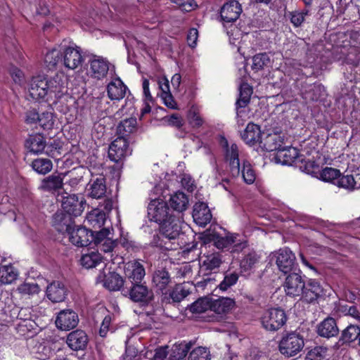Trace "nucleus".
Returning a JSON list of instances; mask_svg holds the SVG:
<instances>
[{
    "label": "nucleus",
    "instance_id": "12",
    "mask_svg": "<svg viewBox=\"0 0 360 360\" xmlns=\"http://www.w3.org/2000/svg\"><path fill=\"white\" fill-rule=\"evenodd\" d=\"M129 153L128 143L124 137H117L108 149V157L115 162L122 161Z\"/></svg>",
    "mask_w": 360,
    "mask_h": 360
},
{
    "label": "nucleus",
    "instance_id": "19",
    "mask_svg": "<svg viewBox=\"0 0 360 360\" xmlns=\"http://www.w3.org/2000/svg\"><path fill=\"white\" fill-rule=\"evenodd\" d=\"M323 295V288L320 283L315 280H309L307 284H304V289L301 294V299L307 303H311Z\"/></svg>",
    "mask_w": 360,
    "mask_h": 360
},
{
    "label": "nucleus",
    "instance_id": "32",
    "mask_svg": "<svg viewBox=\"0 0 360 360\" xmlns=\"http://www.w3.org/2000/svg\"><path fill=\"white\" fill-rule=\"evenodd\" d=\"M252 94V89L248 83H243L240 86L239 98L236 101L237 116L240 117L244 108L250 103Z\"/></svg>",
    "mask_w": 360,
    "mask_h": 360
},
{
    "label": "nucleus",
    "instance_id": "35",
    "mask_svg": "<svg viewBox=\"0 0 360 360\" xmlns=\"http://www.w3.org/2000/svg\"><path fill=\"white\" fill-rule=\"evenodd\" d=\"M25 147L32 153H41L46 147L45 139L39 134L30 135L25 141Z\"/></svg>",
    "mask_w": 360,
    "mask_h": 360
},
{
    "label": "nucleus",
    "instance_id": "48",
    "mask_svg": "<svg viewBox=\"0 0 360 360\" xmlns=\"http://www.w3.org/2000/svg\"><path fill=\"white\" fill-rule=\"evenodd\" d=\"M211 354L208 348L198 347L193 349L188 356V360H210Z\"/></svg>",
    "mask_w": 360,
    "mask_h": 360
},
{
    "label": "nucleus",
    "instance_id": "40",
    "mask_svg": "<svg viewBox=\"0 0 360 360\" xmlns=\"http://www.w3.org/2000/svg\"><path fill=\"white\" fill-rule=\"evenodd\" d=\"M153 282L160 290L162 291L171 283V277L165 269H158L153 274Z\"/></svg>",
    "mask_w": 360,
    "mask_h": 360
},
{
    "label": "nucleus",
    "instance_id": "17",
    "mask_svg": "<svg viewBox=\"0 0 360 360\" xmlns=\"http://www.w3.org/2000/svg\"><path fill=\"white\" fill-rule=\"evenodd\" d=\"M274 158L276 162L282 165H290L293 163L302 161L299 150L294 147H281V149L276 152Z\"/></svg>",
    "mask_w": 360,
    "mask_h": 360
},
{
    "label": "nucleus",
    "instance_id": "59",
    "mask_svg": "<svg viewBox=\"0 0 360 360\" xmlns=\"http://www.w3.org/2000/svg\"><path fill=\"white\" fill-rule=\"evenodd\" d=\"M238 280V274L233 272L226 274L224 280L219 285V288L221 290H226L229 288L236 283Z\"/></svg>",
    "mask_w": 360,
    "mask_h": 360
},
{
    "label": "nucleus",
    "instance_id": "43",
    "mask_svg": "<svg viewBox=\"0 0 360 360\" xmlns=\"http://www.w3.org/2000/svg\"><path fill=\"white\" fill-rule=\"evenodd\" d=\"M101 256L98 252L92 251L82 255L80 259L81 264L86 268L91 269L96 266L101 262Z\"/></svg>",
    "mask_w": 360,
    "mask_h": 360
},
{
    "label": "nucleus",
    "instance_id": "41",
    "mask_svg": "<svg viewBox=\"0 0 360 360\" xmlns=\"http://www.w3.org/2000/svg\"><path fill=\"white\" fill-rule=\"evenodd\" d=\"M191 347V342H181L175 343L171 349L170 360H182L184 359Z\"/></svg>",
    "mask_w": 360,
    "mask_h": 360
},
{
    "label": "nucleus",
    "instance_id": "51",
    "mask_svg": "<svg viewBox=\"0 0 360 360\" xmlns=\"http://www.w3.org/2000/svg\"><path fill=\"white\" fill-rule=\"evenodd\" d=\"M211 310V301L208 298H200L190 306V311L192 313L201 314L207 309Z\"/></svg>",
    "mask_w": 360,
    "mask_h": 360
},
{
    "label": "nucleus",
    "instance_id": "34",
    "mask_svg": "<svg viewBox=\"0 0 360 360\" xmlns=\"http://www.w3.org/2000/svg\"><path fill=\"white\" fill-rule=\"evenodd\" d=\"M105 219V212L100 209H94L87 214L85 222L86 225L96 230L104 225Z\"/></svg>",
    "mask_w": 360,
    "mask_h": 360
},
{
    "label": "nucleus",
    "instance_id": "49",
    "mask_svg": "<svg viewBox=\"0 0 360 360\" xmlns=\"http://www.w3.org/2000/svg\"><path fill=\"white\" fill-rule=\"evenodd\" d=\"M221 264V257L219 253L214 252L205 256L202 262L203 266L209 270H213L218 267Z\"/></svg>",
    "mask_w": 360,
    "mask_h": 360
},
{
    "label": "nucleus",
    "instance_id": "42",
    "mask_svg": "<svg viewBox=\"0 0 360 360\" xmlns=\"http://www.w3.org/2000/svg\"><path fill=\"white\" fill-rule=\"evenodd\" d=\"M136 119L130 117L122 121L117 127V131L119 135L118 137H124L133 133L136 128Z\"/></svg>",
    "mask_w": 360,
    "mask_h": 360
},
{
    "label": "nucleus",
    "instance_id": "8",
    "mask_svg": "<svg viewBox=\"0 0 360 360\" xmlns=\"http://www.w3.org/2000/svg\"><path fill=\"white\" fill-rule=\"evenodd\" d=\"M148 216L151 221L161 224L170 216L167 203L161 199H154L148 206Z\"/></svg>",
    "mask_w": 360,
    "mask_h": 360
},
{
    "label": "nucleus",
    "instance_id": "30",
    "mask_svg": "<svg viewBox=\"0 0 360 360\" xmlns=\"http://www.w3.org/2000/svg\"><path fill=\"white\" fill-rule=\"evenodd\" d=\"M235 306V301L229 297H221L211 300V311L218 314L229 313Z\"/></svg>",
    "mask_w": 360,
    "mask_h": 360
},
{
    "label": "nucleus",
    "instance_id": "36",
    "mask_svg": "<svg viewBox=\"0 0 360 360\" xmlns=\"http://www.w3.org/2000/svg\"><path fill=\"white\" fill-rule=\"evenodd\" d=\"M188 196L181 191L174 193L169 198L170 207L178 212H184L188 208Z\"/></svg>",
    "mask_w": 360,
    "mask_h": 360
},
{
    "label": "nucleus",
    "instance_id": "53",
    "mask_svg": "<svg viewBox=\"0 0 360 360\" xmlns=\"http://www.w3.org/2000/svg\"><path fill=\"white\" fill-rule=\"evenodd\" d=\"M55 122L53 113L46 111L39 115V125L44 129H51L53 128Z\"/></svg>",
    "mask_w": 360,
    "mask_h": 360
},
{
    "label": "nucleus",
    "instance_id": "11",
    "mask_svg": "<svg viewBox=\"0 0 360 360\" xmlns=\"http://www.w3.org/2000/svg\"><path fill=\"white\" fill-rule=\"evenodd\" d=\"M276 264L284 274L290 272L295 266V254L288 248L280 249L275 255Z\"/></svg>",
    "mask_w": 360,
    "mask_h": 360
},
{
    "label": "nucleus",
    "instance_id": "57",
    "mask_svg": "<svg viewBox=\"0 0 360 360\" xmlns=\"http://www.w3.org/2000/svg\"><path fill=\"white\" fill-rule=\"evenodd\" d=\"M309 14V10L302 11H295L290 13V22L296 27H300L304 20L305 16Z\"/></svg>",
    "mask_w": 360,
    "mask_h": 360
},
{
    "label": "nucleus",
    "instance_id": "44",
    "mask_svg": "<svg viewBox=\"0 0 360 360\" xmlns=\"http://www.w3.org/2000/svg\"><path fill=\"white\" fill-rule=\"evenodd\" d=\"M18 271L11 265L0 266V281L3 283H11L17 278Z\"/></svg>",
    "mask_w": 360,
    "mask_h": 360
},
{
    "label": "nucleus",
    "instance_id": "18",
    "mask_svg": "<svg viewBox=\"0 0 360 360\" xmlns=\"http://www.w3.org/2000/svg\"><path fill=\"white\" fill-rule=\"evenodd\" d=\"M242 13V7L240 4L236 1L231 0L224 4L220 11V16L225 22H235Z\"/></svg>",
    "mask_w": 360,
    "mask_h": 360
},
{
    "label": "nucleus",
    "instance_id": "2",
    "mask_svg": "<svg viewBox=\"0 0 360 360\" xmlns=\"http://www.w3.org/2000/svg\"><path fill=\"white\" fill-rule=\"evenodd\" d=\"M304 346L303 337L295 332H292L282 337L279 342L278 349L283 356L292 357L300 353Z\"/></svg>",
    "mask_w": 360,
    "mask_h": 360
},
{
    "label": "nucleus",
    "instance_id": "20",
    "mask_svg": "<svg viewBox=\"0 0 360 360\" xmlns=\"http://www.w3.org/2000/svg\"><path fill=\"white\" fill-rule=\"evenodd\" d=\"M127 90V86L120 77L112 79L106 87L108 97L111 101H120L126 95Z\"/></svg>",
    "mask_w": 360,
    "mask_h": 360
},
{
    "label": "nucleus",
    "instance_id": "27",
    "mask_svg": "<svg viewBox=\"0 0 360 360\" xmlns=\"http://www.w3.org/2000/svg\"><path fill=\"white\" fill-rule=\"evenodd\" d=\"M236 236L227 235L225 237H219L214 241L215 246L219 249L231 248V252H239L245 246V243H236Z\"/></svg>",
    "mask_w": 360,
    "mask_h": 360
},
{
    "label": "nucleus",
    "instance_id": "29",
    "mask_svg": "<svg viewBox=\"0 0 360 360\" xmlns=\"http://www.w3.org/2000/svg\"><path fill=\"white\" fill-rule=\"evenodd\" d=\"M53 226L60 233H68L73 226L72 217L66 213L56 212L53 217Z\"/></svg>",
    "mask_w": 360,
    "mask_h": 360
},
{
    "label": "nucleus",
    "instance_id": "13",
    "mask_svg": "<svg viewBox=\"0 0 360 360\" xmlns=\"http://www.w3.org/2000/svg\"><path fill=\"white\" fill-rule=\"evenodd\" d=\"M89 63V72L92 78L101 80L107 76L110 65L108 60L101 56H93Z\"/></svg>",
    "mask_w": 360,
    "mask_h": 360
},
{
    "label": "nucleus",
    "instance_id": "3",
    "mask_svg": "<svg viewBox=\"0 0 360 360\" xmlns=\"http://www.w3.org/2000/svg\"><path fill=\"white\" fill-rule=\"evenodd\" d=\"M160 225V235L154 236L152 243L153 245L164 248L162 243L164 238L175 239L179 234L181 227L179 224V220L174 217L169 216L166 221H163Z\"/></svg>",
    "mask_w": 360,
    "mask_h": 360
},
{
    "label": "nucleus",
    "instance_id": "45",
    "mask_svg": "<svg viewBox=\"0 0 360 360\" xmlns=\"http://www.w3.org/2000/svg\"><path fill=\"white\" fill-rule=\"evenodd\" d=\"M32 167L37 173L46 174L52 169L53 163L48 158H37L32 162Z\"/></svg>",
    "mask_w": 360,
    "mask_h": 360
},
{
    "label": "nucleus",
    "instance_id": "16",
    "mask_svg": "<svg viewBox=\"0 0 360 360\" xmlns=\"http://www.w3.org/2000/svg\"><path fill=\"white\" fill-rule=\"evenodd\" d=\"M124 276L127 281L131 283L142 282L146 271L143 264L136 260L128 262L124 265Z\"/></svg>",
    "mask_w": 360,
    "mask_h": 360
},
{
    "label": "nucleus",
    "instance_id": "4",
    "mask_svg": "<svg viewBox=\"0 0 360 360\" xmlns=\"http://www.w3.org/2000/svg\"><path fill=\"white\" fill-rule=\"evenodd\" d=\"M122 293L135 302L148 303L153 297V293L146 285L145 283H134L128 286L127 281L125 287L122 289Z\"/></svg>",
    "mask_w": 360,
    "mask_h": 360
},
{
    "label": "nucleus",
    "instance_id": "60",
    "mask_svg": "<svg viewBox=\"0 0 360 360\" xmlns=\"http://www.w3.org/2000/svg\"><path fill=\"white\" fill-rule=\"evenodd\" d=\"M172 2L185 12H190L197 7V4L194 0H172Z\"/></svg>",
    "mask_w": 360,
    "mask_h": 360
},
{
    "label": "nucleus",
    "instance_id": "1",
    "mask_svg": "<svg viewBox=\"0 0 360 360\" xmlns=\"http://www.w3.org/2000/svg\"><path fill=\"white\" fill-rule=\"evenodd\" d=\"M65 84L66 79L62 74H56L52 77L39 75L32 77L28 93L34 100L55 103L66 92Z\"/></svg>",
    "mask_w": 360,
    "mask_h": 360
},
{
    "label": "nucleus",
    "instance_id": "56",
    "mask_svg": "<svg viewBox=\"0 0 360 360\" xmlns=\"http://www.w3.org/2000/svg\"><path fill=\"white\" fill-rule=\"evenodd\" d=\"M338 187L343 188L348 190H353L354 188L356 182L352 175L340 176L338 177L336 183Z\"/></svg>",
    "mask_w": 360,
    "mask_h": 360
},
{
    "label": "nucleus",
    "instance_id": "5",
    "mask_svg": "<svg viewBox=\"0 0 360 360\" xmlns=\"http://www.w3.org/2000/svg\"><path fill=\"white\" fill-rule=\"evenodd\" d=\"M62 60L63 65L69 70H75L83 63L81 49L79 46L67 45L66 42L62 43Z\"/></svg>",
    "mask_w": 360,
    "mask_h": 360
},
{
    "label": "nucleus",
    "instance_id": "25",
    "mask_svg": "<svg viewBox=\"0 0 360 360\" xmlns=\"http://www.w3.org/2000/svg\"><path fill=\"white\" fill-rule=\"evenodd\" d=\"M318 334L323 338H330L337 335L339 329L335 319L327 317L317 326Z\"/></svg>",
    "mask_w": 360,
    "mask_h": 360
},
{
    "label": "nucleus",
    "instance_id": "7",
    "mask_svg": "<svg viewBox=\"0 0 360 360\" xmlns=\"http://www.w3.org/2000/svg\"><path fill=\"white\" fill-rule=\"evenodd\" d=\"M221 143L225 148V160L229 162L231 176L233 177L238 176L240 173V168L237 145L231 143L229 146L228 141L224 138L221 140Z\"/></svg>",
    "mask_w": 360,
    "mask_h": 360
},
{
    "label": "nucleus",
    "instance_id": "55",
    "mask_svg": "<svg viewBox=\"0 0 360 360\" xmlns=\"http://www.w3.org/2000/svg\"><path fill=\"white\" fill-rule=\"evenodd\" d=\"M18 292L23 295H32L38 294L40 291L39 286L36 283H24L18 288Z\"/></svg>",
    "mask_w": 360,
    "mask_h": 360
},
{
    "label": "nucleus",
    "instance_id": "26",
    "mask_svg": "<svg viewBox=\"0 0 360 360\" xmlns=\"http://www.w3.org/2000/svg\"><path fill=\"white\" fill-rule=\"evenodd\" d=\"M242 139L248 145L253 146L256 143H261L262 133L259 126L249 123L244 131L241 134Z\"/></svg>",
    "mask_w": 360,
    "mask_h": 360
},
{
    "label": "nucleus",
    "instance_id": "50",
    "mask_svg": "<svg viewBox=\"0 0 360 360\" xmlns=\"http://www.w3.org/2000/svg\"><path fill=\"white\" fill-rule=\"evenodd\" d=\"M340 170L332 167H326L320 172V177L323 181L331 182L334 184L336 183L338 177H340Z\"/></svg>",
    "mask_w": 360,
    "mask_h": 360
},
{
    "label": "nucleus",
    "instance_id": "39",
    "mask_svg": "<svg viewBox=\"0 0 360 360\" xmlns=\"http://www.w3.org/2000/svg\"><path fill=\"white\" fill-rule=\"evenodd\" d=\"M103 285L109 290L116 291L124 288L122 277L115 272H109L105 276Z\"/></svg>",
    "mask_w": 360,
    "mask_h": 360
},
{
    "label": "nucleus",
    "instance_id": "31",
    "mask_svg": "<svg viewBox=\"0 0 360 360\" xmlns=\"http://www.w3.org/2000/svg\"><path fill=\"white\" fill-rule=\"evenodd\" d=\"M63 185L62 174H51L41 180L39 188L44 191L53 192L60 189Z\"/></svg>",
    "mask_w": 360,
    "mask_h": 360
},
{
    "label": "nucleus",
    "instance_id": "62",
    "mask_svg": "<svg viewBox=\"0 0 360 360\" xmlns=\"http://www.w3.org/2000/svg\"><path fill=\"white\" fill-rule=\"evenodd\" d=\"M10 74L15 84L20 86H22L25 84V75L22 70L16 67H13L10 70Z\"/></svg>",
    "mask_w": 360,
    "mask_h": 360
},
{
    "label": "nucleus",
    "instance_id": "28",
    "mask_svg": "<svg viewBox=\"0 0 360 360\" xmlns=\"http://www.w3.org/2000/svg\"><path fill=\"white\" fill-rule=\"evenodd\" d=\"M283 136L278 133L267 134L262 139L260 146L267 151H278L283 144Z\"/></svg>",
    "mask_w": 360,
    "mask_h": 360
},
{
    "label": "nucleus",
    "instance_id": "58",
    "mask_svg": "<svg viewBox=\"0 0 360 360\" xmlns=\"http://www.w3.org/2000/svg\"><path fill=\"white\" fill-rule=\"evenodd\" d=\"M92 232L94 236L93 238H91V242L94 241L96 245L110 238V230L108 228H103L99 231L92 230Z\"/></svg>",
    "mask_w": 360,
    "mask_h": 360
},
{
    "label": "nucleus",
    "instance_id": "61",
    "mask_svg": "<svg viewBox=\"0 0 360 360\" xmlns=\"http://www.w3.org/2000/svg\"><path fill=\"white\" fill-rule=\"evenodd\" d=\"M24 119L27 124H37L39 122V114L36 109L32 108L25 112Z\"/></svg>",
    "mask_w": 360,
    "mask_h": 360
},
{
    "label": "nucleus",
    "instance_id": "38",
    "mask_svg": "<svg viewBox=\"0 0 360 360\" xmlns=\"http://www.w3.org/2000/svg\"><path fill=\"white\" fill-rule=\"evenodd\" d=\"M62 44L49 50L45 55L44 62L49 69H53L62 60Z\"/></svg>",
    "mask_w": 360,
    "mask_h": 360
},
{
    "label": "nucleus",
    "instance_id": "14",
    "mask_svg": "<svg viewBox=\"0 0 360 360\" xmlns=\"http://www.w3.org/2000/svg\"><path fill=\"white\" fill-rule=\"evenodd\" d=\"M56 327L62 330H70L75 328L79 323L77 314L72 309L60 311L56 319Z\"/></svg>",
    "mask_w": 360,
    "mask_h": 360
},
{
    "label": "nucleus",
    "instance_id": "15",
    "mask_svg": "<svg viewBox=\"0 0 360 360\" xmlns=\"http://www.w3.org/2000/svg\"><path fill=\"white\" fill-rule=\"evenodd\" d=\"M304 284L305 282L299 274L292 273L286 277L283 287L288 295L297 297L302 294Z\"/></svg>",
    "mask_w": 360,
    "mask_h": 360
},
{
    "label": "nucleus",
    "instance_id": "63",
    "mask_svg": "<svg viewBox=\"0 0 360 360\" xmlns=\"http://www.w3.org/2000/svg\"><path fill=\"white\" fill-rule=\"evenodd\" d=\"M37 353L38 358L40 359H46L50 357L52 354V350L49 345L45 344H39L37 347Z\"/></svg>",
    "mask_w": 360,
    "mask_h": 360
},
{
    "label": "nucleus",
    "instance_id": "10",
    "mask_svg": "<svg viewBox=\"0 0 360 360\" xmlns=\"http://www.w3.org/2000/svg\"><path fill=\"white\" fill-rule=\"evenodd\" d=\"M70 241L78 247H85L90 244L91 238H93L94 233L92 230H89L83 226H77L74 225L68 233Z\"/></svg>",
    "mask_w": 360,
    "mask_h": 360
},
{
    "label": "nucleus",
    "instance_id": "64",
    "mask_svg": "<svg viewBox=\"0 0 360 360\" xmlns=\"http://www.w3.org/2000/svg\"><path fill=\"white\" fill-rule=\"evenodd\" d=\"M326 352V348L322 347H316L309 352L307 356L311 360H320L323 357Z\"/></svg>",
    "mask_w": 360,
    "mask_h": 360
},
{
    "label": "nucleus",
    "instance_id": "47",
    "mask_svg": "<svg viewBox=\"0 0 360 360\" xmlns=\"http://www.w3.org/2000/svg\"><path fill=\"white\" fill-rule=\"evenodd\" d=\"M187 119L189 124L193 128L201 127L204 122L199 109L196 106H191L187 115Z\"/></svg>",
    "mask_w": 360,
    "mask_h": 360
},
{
    "label": "nucleus",
    "instance_id": "22",
    "mask_svg": "<svg viewBox=\"0 0 360 360\" xmlns=\"http://www.w3.org/2000/svg\"><path fill=\"white\" fill-rule=\"evenodd\" d=\"M46 297L52 302H61L67 296V289L60 281H53L46 287Z\"/></svg>",
    "mask_w": 360,
    "mask_h": 360
},
{
    "label": "nucleus",
    "instance_id": "52",
    "mask_svg": "<svg viewBox=\"0 0 360 360\" xmlns=\"http://www.w3.org/2000/svg\"><path fill=\"white\" fill-rule=\"evenodd\" d=\"M243 181L248 184H252L255 182L256 179L255 172L248 161H244L243 163V168L241 170Z\"/></svg>",
    "mask_w": 360,
    "mask_h": 360
},
{
    "label": "nucleus",
    "instance_id": "21",
    "mask_svg": "<svg viewBox=\"0 0 360 360\" xmlns=\"http://www.w3.org/2000/svg\"><path fill=\"white\" fill-rule=\"evenodd\" d=\"M88 340V337L84 330H76L68 334L66 342L71 349L78 351L86 348Z\"/></svg>",
    "mask_w": 360,
    "mask_h": 360
},
{
    "label": "nucleus",
    "instance_id": "9",
    "mask_svg": "<svg viewBox=\"0 0 360 360\" xmlns=\"http://www.w3.org/2000/svg\"><path fill=\"white\" fill-rule=\"evenodd\" d=\"M85 200L82 196L75 194L64 196L62 200V207L68 215L77 217L81 215L84 210Z\"/></svg>",
    "mask_w": 360,
    "mask_h": 360
},
{
    "label": "nucleus",
    "instance_id": "46",
    "mask_svg": "<svg viewBox=\"0 0 360 360\" xmlns=\"http://www.w3.org/2000/svg\"><path fill=\"white\" fill-rule=\"evenodd\" d=\"M271 63V59L266 53H260L256 54L252 58V69L256 72L262 70L264 67H267Z\"/></svg>",
    "mask_w": 360,
    "mask_h": 360
},
{
    "label": "nucleus",
    "instance_id": "33",
    "mask_svg": "<svg viewBox=\"0 0 360 360\" xmlns=\"http://www.w3.org/2000/svg\"><path fill=\"white\" fill-rule=\"evenodd\" d=\"M360 327L355 324H349L341 333L339 342L341 345H349L359 341Z\"/></svg>",
    "mask_w": 360,
    "mask_h": 360
},
{
    "label": "nucleus",
    "instance_id": "6",
    "mask_svg": "<svg viewBox=\"0 0 360 360\" xmlns=\"http://www.w3.org/2000/svg\"><path fill=\"white\" fill-rule=\"evenodd\" d=\"M287 318L283 310L278 308L267 310L262 317L263 327L270 331H276L286 322Z\"/></svg>",
    "mask_w": 360,
    "mask_h": 360
},
{
    "label": "nucleus",
    "instance_id": "23",
    "mask_svg": "<svg viewBox=\"0 0 360 360\" xmlns=\"http://www.w3.org/2000/svg\"><path fill=\"white\" fill-rule=\"evenodd\" d=\"M193 218L198 225L204 227L210 222L212 214L206 204L198 202L193 207Z\"/></svg>",
    "mask_w": 360,
    "mask_h": 360
},
{
    "label": "nucleus",
    "instance_id": "37",
    "mask_svg": "<svg viewBox=\"0 0 360 360\" xmlns=\"http://www.w3.org/2000/svg\"><path fill=\"white\" fill-rule=\"evenodd\" d=\"M260 257L255 252H250L243 257L240 262L241 272L249 273L259 263Z\"/></svg>",
    "mask_w": 360,
    "mask_h": 360
},
{
    "label": "nucleus",
    "instance_id": "24",
    "mask_svg": "<svg viewBox=\"0 0 360 360\" xmlns=\"http://www.w3.org/2000/svg\"><path fill=\"white\" fill-rule=\"evenodd\" d=\"M88 195L92 198L99 199L106 193L105 180L103 176L92 179L88 184Z\"/></svg>",
    "mask_w": 360,
    "mask_h": 360
},
{
    "label": "nucleus",
    "instance_id": "54",
    "mask_svg": "<svg viewBox=\"0 0 360 360\" xmlns=\"http://www.w3.org/2000/svg\"><path fill=\"white\" fill-rule=\"evenodd\" d=\"M189 294V290L182 284L176 285L169 294L170 297L175 302H179Z\"/></svg>",
    "mask_w": 360,
    "mask_h": 360
}]
</instances>
